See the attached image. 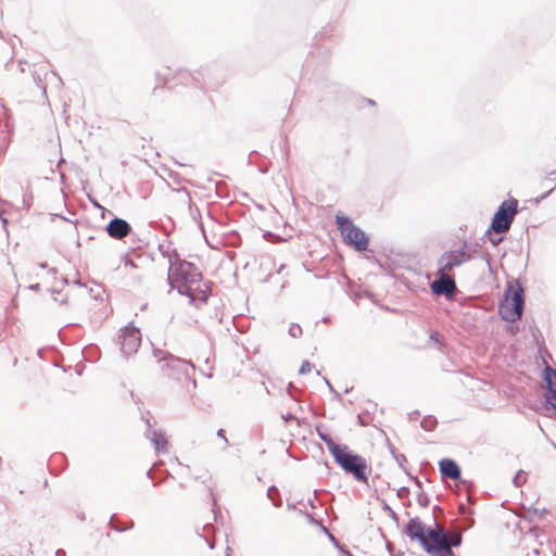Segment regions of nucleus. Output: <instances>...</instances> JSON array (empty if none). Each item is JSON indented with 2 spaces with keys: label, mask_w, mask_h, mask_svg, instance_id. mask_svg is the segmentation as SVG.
Wrapping results in <instances>:
<instances>
[{
  "label": "nucleus",
  "mask_w": 556,
  "mask_h": 556,
  "mask_svg": "<svg viewBox=\"0 0 556 556\" xmlns=\"http://www.w3.org/2000/svg\"><path fill=\"white\" fill-rule=\"evenodd\" d=\"M405 533L412 542H417L429 556H455L452 548L462 543L459 532H445L443 527L435 521L433 525H427L418 517L407 522Z\"/></svg>",
  "instance_id": "f257e3e1"
},
{
  "label": "nucleus",
  "mask_w": 556,
  "mask_h": 556,
  "mask_svg": "<svg viewBox=\"0 0 556 556\" xmlns=\"http://www.w3.org/2000/svg\"><path fill=\"white\" fill-rule=\"evenodd\" d=\"M319 437L326 444L336 463L346 473L351 475L358 482L368 483L371 467L365 457L354 454L348 445L337 444L329 435L319 433Z\"/></svg>",
  "instance_id": "f03ea898"
},
{
  "label": "nucleus",
  "mask_w": 556,
  "mask_h": 556,
  "mask_svg": "<svg viewBox=\"0 0 556 556\" xmlns=\"http://www.w3.org/2000/svg\"><path fill=\"white\" fill-rule=\"evenodd\" d=\"M523 303V289L520 286L509 287L500 304L498 313L503 319L514 323L520 319Z\"/></svg>",
  "instance_id": "7ed1b4c3"
},
{
  "label": "nucleus",
  "mask_w": 556,
  "mask_h": 556,
  "mask_svg": "<svg viewBox=\"0 0 556 556\" xmlns=\"http://www.w3.org/2000/svg\"><path fill=\"white\" fill-rule=\"evenodd\" d=\"M336 224L346 244L354 247L357 251L367 250V236L363 230L356 227L349 217L337 215Z\"/></svg>",
  "instance_id": "20e7f679"
},
{
  "label": "nucleus",
  "mask_w": 556,
  "mask_h": 556,
  "mask_svg": "<svg viewBox=\"0 0 556 556\" xmlns=\"http://www.w3.org/2000/svg\"><path fill=\"white\" fill-rule=\"evenodd\" d=\"M199 270L197 267L186 261H175L168 270V281L173 289H177L179 293L186 291L189 281L193 279Z\"/></svg>",
  "instance_id": "39448f33"
},
{
  "label": "nucleus",
  "mask_w": 556,
  "mask_h": 556,
  "mask_svg": "<svg viewBox=\"0 0 556 556\" xmlns=\"http://www.w3.org/2000/svg\"><path fill=\"white\" fill-rule=\"evenodd\" d=\"M193 366L190 362L180 359L173 355H167L156 361V368L162 376L168 379L190 381L187 367Z\"/></svg>",
  "instance_id": "423d86ee"
},
{
  "label": "nucleus",
  "mask_w": 556,
  "mask_h": 556,
  "mask_svg": "<svg viewBox=\"0 0 556 556\" xmlns=\"http://www.w3.org/2000/svg\"><path fill=\"white\" fill-rule=\"evenodd\" d=\"M518 212V201L516 199H509L504 201L498 210L496 211L493 220H492V229L496 233L506 232L513 220L515 215Z\"/></svg>",
  "instance_id": "0eeeda50"
},
{
  "label": "nucleus",
  "mask_w": 556,
  "mask_h": 556,
  "mask_svg": "<svg viewBox=\"0 0 556 556\" xmlns=\"http://www.w3.org/2000/svg\"><path fill=\"white\" fill-rule=\"evenodd\" d=\"M117 343L123 355L130 356L135 354L141 344V333L139 328L129 324L121 329L117 337Z\"/></svg>",
  "instance_id": "6e6552de"
},
{
  "label": "nucleus",
  "mask_w": 556,
  "mask_h": 556,
  "mask_svg": "<svg viewBox=\"0 0 556 556\" xmlns=\"http://www.w3.org/2000/svg\"><path fill=\"white\" fill-rule=\"evenodd\" d=\"M181 294L188 295L192 302L204 303L211 295V285L204 281L202 274L198 271L193 279L189 281L186 291H182Z\"/></svg>",
  "instance_id": "1a4fd4ad"
},
{
  "label": "nucleus",
  "mask_w": 556,
  "mask_h": 556,
  "mask_svg": "<svg viewBox=\"0 0 556 556\" xmlns=\"http://www.w3.org/2000/svg\"><path fill=\"white\" fill-rule=\"evenodd\" d=\"M466 244L460 250L450 251L444 253L440 261L439 271L450 273L454 267L462 265L469 260V255L465 251Z\"/></svg>",
  "instance_id": "9d476101"
},
{
  "label": "nucleus",
  "mask_w": 556,
  "mask_h": 556,
  "mask_svg": "<svg viewBox=\"0 0 556 556\" xmlns=\"http://www.w3.org/2000/svg\"><path fill=\"white\" fill-rule=\"evenodd\" d=\"M543 381L546 389V401L556 409V370L546 366L543 371Z\"/></svg>",
  "instance_id": "9b49d317"
},
{
  "label": "nucleus",
  "mask_w": 556,
  "mask_h": 556,
  "mask_svg": "<svg viewBox=\"0 0 556 556\" xmlns=\"http://www.w3.org/2000/svg\"><path fill=\"white\" fill-rule=\"evenodd\" d=\"M440 278L432 282L431 289L435 294H452L455 289L456 285L454 280L448 276V273L446 271H439Z\"/></svg>",
  "instance_id": "f8f14e48"
},
{
  "label": "nucleus",
  "mask_w": 556,
  "mask_h": 556,
  "mask_svg": "<svg viewBox=\"0 0 556 556\" xmlns=\"http://www.w3.org/2000/svg\"><path fill=\"white\" fill-rule=\"evenodd\" d=\"M130 230V225L122 218L112 219L106 227L109 236L114 239H124Z\"/></svg>",
  "instance_id": "ddd939ff"
},
{
  "label": "nucleus",
  "mask_w": 556,
  "mask_h": 556,
  "mask_svg": "<svg viewBox=\"0 0 556 556\" xmlns=\"http://www.w3.org/2000/svg\"><path fill=\"white\" fill-rule=\"evenodd\" d=\"M439 468L443 477L456 480L460 477V469L457 463L450 458H443L439 462Z\"/></svg>",
  "instance_id": "4468645a"
},
{
  "label": "nucleus",
  "mask_w": 556,
  "mask_h": 556,
  "mask_svg": "<svg viewBox=\"0 0 556 556\" xmlns=\"http://www.w3.org/2000/svg\"><path fill=\"white\" fill-rule=\"evenodd\" d=\"M152 442L157 451H167L168 441L164 434L154 432Z\"/></svg>",
  "instance_id": "2eb2a0df"
},
{
  "label": "nucleus",
  "mask_w": 556,
  "mask_h": 556,
  "mask_svg": "<svg viewBox=\"0 0 556 556\" xmlns=\"http://www.w3.org/2000/svg\"><path fill=\"white\" fill-rule=\"evenodd\" d=\"M301 518L303 520L304 523L311 526V527H314L320 531H325L326 529L316 520H314L311 516L306 515V514H301Z\"/></svg>",
  "instance_id": "dca6fc26"
},
{
  "label": "nucleus",
  "mask_w": 556,
  "mask_h": 556,
  "mask_svg": "<svg viewBox=\"0 0 556 556\" xmlns=\"http://www.w3.org/2000/svg\"><path fill=\"white\" fill-rule=\"evenodd\" d=\"M314 368V365L311 364L308 361H304L301 365V367L299 368V374L301 375H307L309 372H312Z\"/></svg>",
  "instance_id": "f3484780"
},
{
  "label": "nucleus",
  "mask_w": 556,
  "mask_h": 556,
  "mask_svg": "<svg viewBox=\"0 0 556 556\" xmlns=\"http://www.w3.org/2000/svg\"><path fill=\"white\" fill-rule=\"evenodd\" d=\"M430 340L433 341L438 345L442 344V337L438 332H431Z\"/></svg>",
  "instance_id": "a211bd4d"
},
{
  "label": "nucleus",
  "mask_w": 556,
  "mask_h": 556,
  "mask_svg": "<svg viewBox=\"0 0 556 556\" xmlns=\"http://www.w3.org/2000/svg\"><path fill=\"white\" fill-rule=\"evenodd\" d=\"M217 435L222 438L226 444L228 443L227 438L225 435V431L223 429L218 430Z\"/></svg>",
  "instance_id": "6ab92c4d"
},
{
  "label": "nucleus",
  "mask_w": 556,
  "mask_h": 556,
  "mask_svg": "<svg viewBox=\"0 0 556 556\" xmlns=\"http://www.w3.org/2000/svg\"><path fill=\"white\" fill-rule=\"evenodd\" d=\"M178 75H179L181 78H187V77L189 76V74H188V73H186V72H181V73H179Z\"/></svg>",
  "instance_id": "aec40b11"
}]
</instances>
